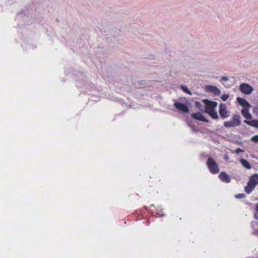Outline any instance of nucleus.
<instances>
[{
  "label": "nucleus",
  "mask_w": 258,
  "mask_h": 258,
  "mask_svg": "<svg viewBox=\"0 0 258 258\" xmlns=\"http://www.w3.org/2000/svg\"><path fill=\"white\" fill-rule=\"evenodd\" d=\"M258 184V174L251 175L249 178L247 185L244 187V190L247 194H250L255 188Z\"/></svg>",
  "instance_id": "obj_1"
},
{
  "label": "nucleus",
  "mask_w": 258,
  "mask_h": 258,
  "mask_svg": "<svg viewBox=\"0 0 258 258\" xmlns=\"http://www.w3.org/2000/svg\"><path fill=\"white\" fill-rule=\"evenodd\" d=\"M241 124V118L239 114H234L233 115L230 121H225L224 126L227 128L239 126Z\"/></svg>",
  "instance_id": "obj_2"
},
{
  "label": "nucleus",
  "mask_w": 258,
  "mask_h": 258,
  "mask_svg": "<svg viewBox=\"0 0 258 258\" xmlns=\"http://www.w3.org/2000/svg\"><path fill=\"white\" fill-rule=\"evenodd\" d=\"M207 165L209 171L212 174H217L219 172V168L216 162L211 157L208 159Z\"/></svg>",
  "instance_id": "obj_3"
},
{
  "label": "nucleus",
  "mask_w": 258,
  "mask_h": 258,
  "mask_svg": "<svg viewBox=\"0 0 258 258\" xmlns=\"http://www.w3.org/2000/svg\"><path fill=\"white\" fill-rule=\"evenodd\" d=\"M205 104V112L206 113L214 110V108L217 106V102L214 101H210L207 99L203 100Z\"/></svg>",
  "instance_id": "obj_4"
},
{
  "label": "nucleus",
  "mask_w": 258,
  "mask_h": 258,
  "mask_svg": "<svg viewBox=\"0 0 258 258\" xmlns=\"http://www.w3.org/2000/svg\"><path fill=\"white\" fill-rule=\"evenodd\" d=\"M219 113L223 119L227 118L229 116V112L227 110V106L224 103H221L219 106Z\"/></svg>",
  "instance_id": "obj_5"
},
{
  "label": "nucleus",
  "mask_w": 258,
  "mask_h": 258,
  "mask_svg": "<svg viewBox=\"0 0 258 258\" xmlns=\"http://www.w3.org/2000/svg\"><path fill=\"white\" fill-rule=\"evenodd\" d=\"M240 90L245 94H250L253 91V88L247 83H242L239 86Z\"/></svg>",
  "instance_id": "obj_6"
},
{
  "label": "nucleus",
  "mask_w": 258,
  "mask_h": 258,
  "mask_svg": "<svg viewBox=\"0 0 258 258\" xmlns=\"http://www.w3.org/2000/svg\"><path fill=\"white\" fill-rule=\"evenodd\" d=\"M174 106L178 110L183 112H188L189 111L188 107L186 105L180 102L175 101L174 103Z\"/></svg>",
  "instance_id": "obj_7"
},
{
  "label": "nucleus",
  "mask_w": 258,
  "mask_h": 258,
  "mask_svg": "<svg viewBox=\"0 0 258 258\" xmlns=\"http://www.w3.org/2000/svg\"><path fill=\"white\" fill-rule=\"evenodd\" d=\"M236 100L238 103L241 105L243 108H250L251 107L250 104L244 99L238 97Z\"/></svg>",
  "instance_id": "obj_8"
},
{
  "label": "nucleus",
  "mask_w": 258,
  "mask_h": 258,
  "mask_svg": "<svg viewBox=\"0 0 258 258\" xmlns=\"http://www.w3.org/2000/svg\"><path fill=\"white\" fill-rule=\"evenodd\" d=\"M219 178L220 180L225 183H229L231 181L229 176L224 171L221 172L219 175Z\"/></svg>",
  "instance_id": "obj_9"
},
{
  "label": "nucleus",
  "mask_w": 258,
  "mask_h": 258,
  "mask_svg": "<svg viewBox=\"0 0 258 258\" xmlns=\"http://www.w3.org/2000/svg\"><path fill=\"white\" fill-rule=\"evenodd\" d=\"M191 116L193 118L200 120V121H206V122L208 121V120L206 119V118L204 116V115H203L202 114L199 112L192 113L191 114Z\"/></svg>",
  "instance_id": "obj_10"
},
{
  "label": "nucleus",
  "mask_w": 258,
  "mask_h": 258,
  "mask_svg": "<svg viewBox=\"0 0 258 258\" xmlns=\"http://www.w3.org/2000/svg\"><path fill=\"white\" fill-rule=\"evenodd\" d=\"M249 108H243L241 110L242 115L246 119H250L252 118L251 114L249 112Z\"/></svg>",
  "instance_id": "obj_11"
},
{
  "label": "nucleus",
  "mask_w": 258,
  "mask_h": 258,
  "mask_svg": "<svg viewBox=\"0 0 258 258\" xmlns=\"http://www.w3.org/2000/svg\"><path fill=\"white\" fill-rule=\"evenodd\" d=\"M208 90L213 93L216 95H219L220 94V90L214 86L210 85L207 86Z\"/></svg>",
  "instance_id": "obj_12"
},
{
  "label": "nucleus",
  "mask_w": 258,
  "mask_h": 258,
  "mask_svg": "<svg viewBox=\"0 0 258 258\" xmlns=\"http://www.w3.org/2000/svg\"><path fill=\"white\" fill-rule=\"evenodd\" d=\"M244 122L245 123H246L251 126H253V127L258 128V120H256V119H254V120H245L244 121Z\"/></svg>",
  "instance_id": "obj_13"
},
{
  "label": "nucleus",
  "mask_w": 258,
  "mask_h": 258,
  "mask_svg": "<svg viewBox=\"0 0 258 258\" xmlns=\"http://www.w3.org/2000/svg\"><path fill=\"white\" fill-rule=\"evenodd\" d=\"M239 161L242 165L245 168L247 169H250L252 167L251 165L246 159H241Z\"/></svg>",
  "instance_id": "obj_14"
},
{
  "label": "nucleus",
  "mask_w": 258,
  "mask_h": 258,
  "mask_svg": "<svg viewBox=\"0 0 258 258\" xmlns=\"http://www.w3.org/2000/svg\"><path fill=\"white\" fill-rule=\"evenodd\" d=\"M213 119H218L219 118V116L218 115V114L215 110L210 111L208 112H207Z\"/></svg>",
  "instance_id": "obj_15"
},
{
  "label": "nucleus",
  "mask_w": 258,
  "mask_h": 258,
  "mask_svg": "<svg viewBox=\"0 0 258 258\" xmlns=\"http://www.w3.org/2000/svg\"><path fill=\"white\" fill-rule=\"evenodd\" d=\"M181 88H182V89L183 90V91L184 92H185V93L189 94V95H191V91H189L188 88H187L186 86H181Z\"/></svg>",
  "instance_id": "obj_16"
},
{
  "label": "nucleus",
  "mask_w": 258,
  "mask_h": 258,
  "mask_svg": "<svg viewBox=\"0 0 258 258\" xmlns=\"http://www.w3.org/2000/svg\"><path fill=\"white\" fill-rule=\"evenodd\" d=\"M195 106L196 107H197L199 110H202L203 109V106L201 104V102L199 101H196L195 102Z\"/></svg>",
  "instance_id": "obj_17"
},
{
  "label": "nucleus",
  "mask_w": 258,
  "mask_h": 258,
  "mask_svg": "<svg viewBox=\"0 0 258 258\" xmlns=\"http://www.w3.org/2000/svg\"><path fill=\"white\" fill-rule=\"evenodd\" d=\"M229 97V96L228 94H223L221 96V98L223 101H225L228 99Z\"/></svg>",
  "instance_id": "obj_18"
},
{
  "label": "nucleus",
  "mask_w": 258,
  "mask_h": 258,
  "mask_svg": "<svg viewBox=\"0 0 258 258\" xmlns=\"http://www.w3.org/2000/svg\"><path fill=\"white\" fill-rule=\"evenodd\" d=\"M253 112L256 116H258V105L254 106Z\"/></svg>",
  "instance_id": "obj_19"
},
{
  "label": "nucleus",
  "mask_w": 258,
  "mask_h": 258,
  "mask_svg": "<svg viewBox=\"0 0 258 258\" xmlns=\"http://www.w3.org/2000/svg\"><path fill=\"white\" fill-rule=\"evenodd\" d=\"M251 141L254 143H258V135H255L252 137Z\"/></svg>",
  "instance_id": "obj_20"
},
{
  "label": "nucleus",
  "mask_w": 258,
  "mask_h": 258,
  "mask_svg": "<svg viewBox=\"0 0 258 258\" xmlns=\"http://www.w3.org/2000/svg\"><path fill=\"white\" fill-rule=\"evenodd\" d=\"M243 150L241 149L240 148H238L235 150V152L238 154H239L240 152H243Z\"/></svg>",
  "instance_id": "obj_21"
},
{
  "label": "nucleus",
  "mask_w": 258,
  "mask_h": 258,
  "mask_svg": "<svg viewBox=\"0 0 258 258\" xmlns=\"http://www.w3.org/2000/svg\"><path fill=\"white\" fill-rule=\"evenodd\" d=\"M235 197L237 198H245V196L244 194H238L237 195L235 196Z\"/></svg>",
  "instance_id": "obj_22"
},
{
  "label": "nucleus",
  "mask_w": 258,
  "mask_h": 258,
  "mask_svg": "<svg viewBox=\"0 0 258 258\" xmlns=\"http://www.w3.org/2000/svg\"><path fill=\"white\" fill-rule=\"evenodd\" d=\"M228 80V78L227 77L224 76L221 78V81L225 82V81H227Z\"/></svg>",
  "instance_id": "obj_23"
},
{
  "label": "nucleus",
  "mask_w": 258,
  "mask_h": 258,
  "mask_svg": "<svg viewBox=\"0 0 258 258\" xmlns=\"http://www.w3.org/2000/svg\"><path fill=\"white\" fill-rule=\"evenodd\" d=\"M191 127L193 130L197 131V130L196 129V126L195 125L191 126Z\"/></svg>",
  "instance_id": "obj_24"
},
{
  "label": "nucleus",
  "mask_w": 258,
  "mask_h": 258,
  "mask_svg": "<svg viewBox=\"0 0 258 258\" xmlns=\"http://www.w3.org/2000/svg\"><path fill=\"white\" fill-rule=\"evenodd\" d=\"M255 210L256 211L258 212V204H257L256 205V206H255Z\"/></svg>",
  "instance_id": "obj_25"
}]
</instances>
